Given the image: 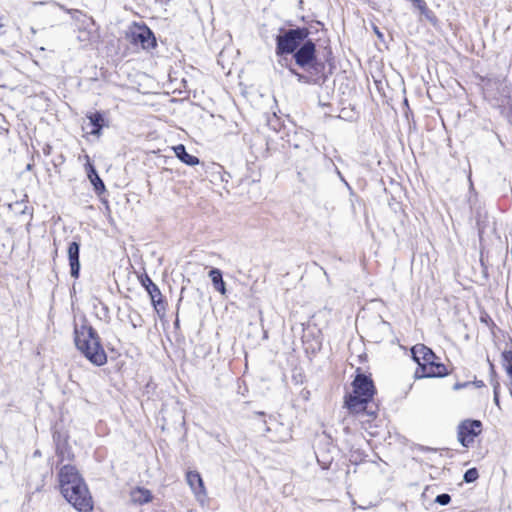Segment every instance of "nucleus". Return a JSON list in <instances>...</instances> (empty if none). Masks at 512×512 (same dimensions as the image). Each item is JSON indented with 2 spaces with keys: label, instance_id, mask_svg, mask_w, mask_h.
<instances>
[{
  "label": "nucleus",
  "instance_id": "21",
  "mask_svg": "<svg viewBox=\"0 0 512 512\" xmlns=\"http://www.w3.org/2000/svg\"><path fill=\"white\" fill-rule=\"evenodd\" d=\"M499 384L497 383L495 386H494V402L495 404L500 407V403H499Z\"/></svg>",
  "mask_w": 512,
  "mask_h": 512
},
{
  "label": "nucleus",
  "instance_id": "11",
  "mask_svg": "<svg viewBox=\"0 0 512 512\" xmlns=\"http://www.w3.org/2000/svg\"><path fill=\"white\" fill-rule=\"evenodd\" d=\"M68 259L71 268V276L77 278L79 276L80 262H79V244L72 242L68 247Z\"/></svg>",
  "mask_w": 512,
  "mask_h": 512
},
{
  "label": "nucleus",
  "instance_id": "22",
  "mask_svg": "<svg viewBox=\"0 0 512 512\" xmlns=\"http://www.w3.org/2000/svg\"><path fill=\"white\" fill-rule=\"evenodd\" d=\"M374 31H375V33L377 34V36H378L379 38H381V37H382V33L379 31V29H378L376 26L374 27Z\"/></svg>",
  "mask_w": 512,
  "mask_h": 512
},
{
  "label": "nucleus",
  "instance_id": "7",
  "mask_svg": "<svg viewBox=\"0 0 512 512\" xmlns=\"http://www.w3.org/2000/svg\"><path fill=\"white\" fill-rule=\"evenodd\" d=\"M481 432V422L480 421H464L461 423L458 429V439L461 444L465 447H468L473 441L474 438Z\"/></svg>",
  "mask_w": 512,
  "mask_h": 512
},
{
  "label": "nucleus",
  "instance_id": "4",
  "mask_svg": "<svg viewBox=\"0 0 512 512\" xmlns=\"http://www.w3.org/2000/svg\"><path fill=\"white\" fill-rule=\"evenodd\" d=\"M412 357L418 364L415 376L418 378L444 377L448 374L446 366L439 361L434 352L423 344L411 349Z\"/></svg>",
  "mask_w": 512,
  "mask_h": 512
},
{
  "label": "nucleus",
  "instance_id": "20",
  "mask_svg": "<svg viewBox=\"0 0 512 512\" xmlns=\"http://www.w3.org/2000/svg\"><path fill=\"white\" fill-rule=\"evenodd\" d=\"M411 2L414 4L416 8H418L420 11H424L426 8V4L423 0H411Z\"/></svg>",
  "mask_w": 512,
  "mask_h": 512
},
{
  "label": "nucleus",
  "instance_id": "14",
  "mask_svg": "<svg viewBox=\"0 0 512 512\" xmlns=\"http://www.w3.org/2000/svg\"><path fill=\"white\" fill-rule=\"evenodd\" d=\"M209 277L213 283L214 288L224 295L226 293V288L222 278L221 271L219 269L214 268L210 270Z\"/></svg>",
  "mask_w": 512,
  "mask_h": 512
},
{
  "label": "nucleus",
  "instance_id": "6",
  "mask_svg": "<svg viewBox=\"0 0 512 512\" xmlns=\"http://www.w3.org/2000/svg\"><path fill=\"white\" fill-rule=\"evenodd\" d=\"M307 35L308 32L305 29L290 30L284 36L278 37L277 52L281 54L293 52Z\"/></svg>",
  "mask_w": 512,
  "mask_h": 512
},
{
  "label": "nucleus",
  "instance_id": "10",
  "mask_svg": "<svg viewBox=\"0 0 512 512\" xmlns=\"http://www.w3.org/2000/svg\"><path fill=\"white\" fill-rule=\"evenodd\" d=\"M315 45L308 41L295 54L296 62L300 66L309 65L314 59Z\"/></svg>",
  "mask_w": 512,
  "mask_h": 512
},
{
  "label": "nucleus",
  "instance_id": "17",
  "mask_svg": "<svg viewBox=\"0 0 512 512\" xmlns=\"http://www.w3.org/2000/svg\"><path fill=\"white\" fill-rule=\"evenodd\" d=\"M478 478V471L475 468H471L464 474V480L468 483L474 482Z\"/></svg>",
  "mask_w": 512,
  "mask_h": 512
},
{
  "label": "nucleus",
  "instance_id": "3",
  "mask_svg": "<svg viewBox=\"0 0 512 512\" xmlns=\"http://www.w3.org/2000/svg\"><path fill=\"white\" fill-rule=\"evenodd\" d=\"M74 335L76 347L91 363L97 366H102L106 363V353L91 326L85 322L81 325L76 324Z\"/></svg>",
  "mask_w": 512,
  "mask_h": 512
},
{
  "label": "nucleus",
  "instance_id": "18",
  "mask_svg": "<svg viewBox=\"0 0 512 512\" xmlns=\"http://www.w3.org/2000/svg\"><path fill=\"white\" fill-rule=\"evenodd\" d=\"M172 150L175 156L178 157L180 160H185V157L188 156L183 145L175 146L172 148Z\"/></svg>",
  "mask_w": 512,
  "mask_h": 512
},
{
  "label": "nucleus",
  "instance_id": "23",
  "mask_svg": "<svg viewBox=\"0 0 512 512\" xmlns=\"http://www.w3.org/2000/svg\"><path fill=\"white\" fill-rule=\"evenodd\" d=\"M188 160L193 161V160H198V159H197V158H194V157H189V159H188Z\"/></svg>",
  "mask_w": 512,
  "mask_h": 512
},
{
  "label": "nucleus",
  "instance_id": "2",
  "mask_svg": "<svg viewBox=\"0 0 512 512\" xmlns=\"http://www.w3.org/2000/svg\"><path fill=\"white\" fill-rule=\"evenodd\" d=\"M374 385L370 378L358 374L352 382V392L346 397L345 405L353 414L373 416L374 411L369 410V403L374 395Z\"/></svg>",
  "mask_w": 512,
  "mask_h": 512
},
{
  "label": "nucleus",
  "instance_id": "5",
  "mask_svg": "<svg viewBox=\"0 0 512 512\" xmlns=\"http://www.w3.org/2000/svg\"><path fill=\"white\" fill-rule=\"evenodd\" d=\"M127 37L132 44L140 45L144 50H149L156 46V38L153 32L144 24L133 23L130 25Z\"/></svg>",
  "mask_w": 512,
  "mask_h": 512
},
{
  "label": "nucleus",
  "instance_id": "16",
  "mask_svg": "<svg viewBox=\"0 0 512 512\" xmlns=\"http://www.w3.org/2000/svg\"><path fill=\"white\" fill-rule=\"evenodd\" d=\"M503 367L507 375H512V351L502 353Z\"/></svg>",
  "mask_w": 512,
  "mask_h": 512
},
{
  "label": "nucleus",
  "instance_id": "1",
  "mask_svg": "<svg viewBox=\"0 0 512 512\" xmlns=\"http://www.w3.org/2000/svg\"><path fill=\"white\" fill-rule=\"evenodd\" d=\"M58 480L61 494L77 511L93 510V501L87 485L74 466L61 467Z\"/></svg>",
  "mask_w": 512,
  "mask_h": 512
},
{
  "label": "nucleus",
  "instance_id": "12",
  "mask_svg": "<svg viewBox=\"0 0 512 512\" xmlns=\"http://www.w3.org/2000/svg\"><path fill=\"white\" fill-rule=\"evenodd\" d=\"M131 500L135 504H145L152 500V494L150 490L142 487H136L131 491Z\"/></svg>",
  "mask_w": 512,
  "mask_h": 512
},
{
  "label": "nucleus",
  "instance_id": "8",
  "mask_svg": "<svg viewBox=\"0 0 512 512\" xmlns=\"http://www.w3.org/2000/svg\"><path fill=\"white\" fill-rule=\"evenodd\" d=\"M186 480L196 500L201 505H204L207 501V490L201 475L197 471H188L186 474Z\"/></svg>",
  "mask_w": 512,
  "mask_h": 512
},
{
  "label": "nucleus",
  "instance_id": "19",
  "mask_svg": "<svg viewBox=\"0 0 512 512\" xmlns=\"http://www.w3.org/2000/svg\"><path fill=\"white\" fill-rule=\"evenodd\" d=\"M451 498L448 494L438 495L436 498V502L440 505H447L450 502Z\"/></svg>",
  "mask_w": 512,
  "mask_h": 512
},
{
  "label": "nucleus",
  "instance_id": "24",
  "mask_svg": "<svg viewBox=\"0 0 512 512\" xmlns=\"http://www.w3.org/2000/svg\"><path fill=\"white\" fill-rule=\"evenodd\" d=\"M188 164H197L198 162H195V161H192V162H187Z\"/></svg>",
  "mask_w": 512,
  "mask_h": 512
},
{
  "label": "nucleus",
  "instance_id": "25",
  "mask_svg": "<svg viewBox=\"0 0 512 512\" xmlns=\"http://www.w3.org/2000/svg\"><path fill=\"white\" fill-rule=\"evenodd\" d=\"M27 169L30 170L31 169V164H28L27 165Z\"/></svg>",
  "mask_w": 512,
  "mask_h": 512
},
{
  "label": "nucleus",
  "instance_id": "13",
  "mask_svg": "<svg viewBox=\"0 0 512 512\" xmlns=\"http://www.w3.org/2000/svg\"><path fill=\"white\" fill-rule=\"evenodd\" d=\"M86 172H87L90 182L94 186L95 191L98 194H101L102 192H104L105 186H104L102 180L100 179V177L98 176V174L96 173L93 166L90 164V162H88L86 164Z\"/></svg>",
  "mask_w": 512,
  "mask_h": 512
},
{
  "label": "nucleus",
  "instance_id": "9",
  "mask_svg": "<svg viewBox=\"0 0 512 512\" xmlns=\"http://www.w3.org/2000/svg\"><path fill=\"white\" fill-rule=\"evenodd\" d=\"M87 119H88V123H84L83 130L87 134L99 136L100 131L104 124V118H103L102 114H100L98 112L91 113L87 116Z\"/></svg>",
  "mask_w": 512,
  "mask_h": 512
},
{
  "label": "nucleus",
  "instance_id": "15",
  "mask_svg": "<svg viewBox=\"0 0 512 512\" xmlns=\"http://www.w3.org/2000/svg\"><path fill=\"white\" fill-rule=\"evenodd\" d=\"M147 290H148V293H149V295L151 297V301H152L154 307L157 308V306L161 303V293H160V290L153 283H150V285L147 287Z\"/></svg>",
  "mask_w": 512,
  "mask_h": 512
}]
</instances>
